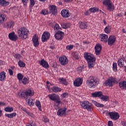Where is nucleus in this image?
<instances>
[{
	"label": "nucleus",
	"mask_w": 126,
	"mask_h": 126,
	"mask_svg": "<svg viewBox=\"0 0 126 126\" xmlns=\"http://www.w3.org/2000/svg\"><path fill=\"white\" fill-rule=\"evenodd\" d=\"M66 110V108L59 109L57 112V115L60 117L65 116Z\"/></svg>",
	"instance_id": "18"
},
{
	"label": "nucleus",
	"mask_w": 126,
	"mask_h": 126,
	"mask_svg": "<svg viewBox=\"0 0 126 126\" xmlns=\"http://www.w3.org/2000/svg\"><path fill=\"white\" fill-rule=\"evenodd\" d=\"M122 32H123V33H125V34L126 33V31L125 29H123Z\"/></svg>",
	"instance_id": "62"
},
{
	"label": "nucleus",
	"mask_w": 126,
	"mask_h": 126,
	"mask_svg": "<svg viewBox=\"0 0 126 126\" xmlns=\"http://www.w3.org/2000/svg\"><path fill=\"white\" fill-rule=\"evenodd\" d=\"M48 9H49L50 14L55 15L58 13V8L57 6L54 4L50 5L48 6Z\"/></svg>",
	"instance_id": "10"
},
{
	"label": "nucleus",
	"mask_w": 126,
	"mask_h": 126,
	"mask_svg": "<svg viewBox=\"0 0 126 126\" xmlns=\"http://www.w3.org/2000/svg\"><path fill=\"white\" fill-rule=\"evenodd\" d=\"M119 86L122 90H126V81H124L123 82H120L119 84Z\"/></svg>",
	"instance_id": "25"
},
{
	"label": "nucleus",
	"mask_w": 126,
	"mask_h": 126,
	"mask_svg": "<svg viewBox=\"0 0 126 126\" xmlns=\"http://www.w3.org/2000/svg\"><path fill=\"white\" fill-rule=\"evenodd\" d=\"M116 83V79L113 77H110L104 83L106 86H109L112 87Z\"/></svg>",
	"instance_id": "9"
},
{
	"label": "nucleus",
	"mask_w": 126,
	"mask_h": 126,
	"mask_svg": "<svg viewBox=\"0 0 126 126\" xmlns=\"http://www.w3.org/2000/svg\"><path fill=\"white\" fill-rule=\"evenodd\" d=\"M34 94L33 91L31 89H27L26 91H22L18 93V96L22 99H25L26 101L29 98V96H32Z\"/></svg>",
	"instance_id": "3"
},
{
	"label": "nucleus",
	"mask_w": 126,
	"mask_h": 126,
	"mask_svg": "<svg viewBox=\"0 0 126 126\" xmlns=\"http://www.w3.org/2000/svg\"><path fill=\"white\" fill-rule=\"evenodd\" d=\"M78 26L81 30H85L87 29L88 24L87 23V22H82L80 21L78 23Z\"/></svg>",
	"instance_id": "19"
},
{
	"label": "nucleus",
	"mask_w": 126,
	"mask_h": 126,
	"mask_svg": "<svg viewBox=\"0 0 126 126\" xmlns=\"http://www.w3.org/2000/svg\"><path fill=\"white\" fill-rule=\"evenodd\" d=\"M32 100V98L31 97H28V102L27 104L30 106H33L34 105V103L32 101H31Z\"/></svg>",
	"instance_id": "41"
},
{
	"label": "nucleus",
	"mask_w": 126,
	"mask_h": 126,
	"mask_svg": "<svg viewBox=\"0 0 126 126\" xmlns=\"http://www.w3.org/2000/svg\"><path fill=\"white\" fill-rule=\"evenodd\" d=\"M98 8L96 7H94L90 8L89 9V11H90L92 13H95L96 12H98Z\"/></svg>",
	"instance_id": "36"
},
{
	"label": "nucleus",
	"mask_w": 126,
	"mask_h": 126,
	"mask_svg": "<svg viewBox=\"0 0 126 126\" xmlns=\"http://www.w3.org/2000/svg\"><path fill=\"white\" fill-rule=\"evenodd\" d=\"M94 104L97 107L103 108L104 105L102 104H100L95 101L93 102Z\"/></svg>",
	"instance_id": "37"
},
{
	"label": "nucleus",
	"mask_w": 126,
	"mask_h": 126,
	"mask_svg": "<svg viewBox=\"0 0 126 126\" xmlns=\"http://www.w3.org/2000/svg\"><path fill=\"white\" fill-rule=\"evenodd\" d=\"M108 126H113V123L112 121H109L108 123Z\"/></svg>",
	"instance_id": "56"
},
{
	"label": "nucleus",
	"mask_w": 126,
	"mask_h": 126,
	"mask_svg": "<svg viewBox=\"0 0 126 126\" xmlns=\"http://www.w3.org/2000/svg\"><path fill=\"white\" fill-rule=\"evenodd\" d=\"M92 95L93 97H99L103 101H107L109 99V97L108 96L103 95L102 92H95L93 93Z\"/></svg>",
	"instance_id": "5"
},
{
	"label": "nucleus",
	"mask_w": 126,
	"mask_h": 126,
	"mask_svg": "<svg viewBox=\"0 0 126 126\" xmlns=\"http://www.w3.org/2000/svg\"><path fill=\"white\" fill-rule=\"evenodd\" d=\"M124 62H125V61L124 60V59H123V58H121L120 59H119V60L117 62L118 66L121 68L124 67V66H125Z\"/></svg>",
	"instance_id": "26"
},
{
	"label": "nucleus",
	"mask_w": 126,
	"mask_h": 126,
	"mask_svg": "<svg viewBox=\"0 0 126 126\" xmlns=\"http://www.w3.org/2000/svg\"><path fill=\"white\" fill-rule=\"evenodd\" d=\"M63 98H66V97H67L68 96V94L67 93H64L63 94Z\"/></svg>",
	"instance_id": "54"
},
{
	"label": "nucleus",
	"mask_w": 126,
	"mask_h": 126,
	"mask_svg": "<svg viewBox=\"0 0 126 126\" xmlns=\"http://www.w3.org/2000/svg\"><path fill=\"white\" fill-rule=\"evenodd\" d=\"M14 57L15 59L19 60V61H20L21 59L23 58L22 56H21V54H19V53H17L16 54H15V55H14Z\"/></svg>",
	"instance_id": "42"
},
{
	"label": "nucleus",
	"mask_w": 126,
	"mask_h": 126,
	"mask_svg": "<svg viewBox=\"0 0 126 126\" xmlns=\"http://www.w3.org/2000/svg\"><path fill=\"white\" fill-rule=\"evenodd\" d=\"M50 37V33L49 32H44L41 37V41L42 42H47L49 40Z\"/></svg>",
	"instance_id": "11"
},
{
	"label": "nucleus",
	"mask_w": 126,
	"mask_h": 126,
	"mask_svg": "<svg viewBox=\"0 0 126 126\" xmlns=\"http://www.w3.org/2000/svg\"><path fill=\"white\" fill-rule=\"evenodd\" d=\"M5 74H6V73L4 71H3L0 73V81H4V80H5L6 79L5 77H6Z\"/></svg>",
	"instance_id": "34"
},
{
	"label": "nucleus",
	"mask_w": 126,
	"mask_h": 126,
	"mask_svg": "<svg viewBox=\"0 0 126 126\" xmlns=\"http://www.w3.org/2000/svg\"><path fill=\"white\" fill-rule=\"evenodd\" d=\"M32 41L33 44V46L37 48L39 44V42L38 41V36H36V34H34L33 36H32Z\"/></svg>",
	"instance_id": "20"
},
{
	"label": "nucleus",
	"mask_w": 126,
	"mask_h": 126,
	"mask_svg": "<svg viewBox=\"0 0 126 126\" xmlns=\"http://www.w3.org/2000/svg\"><path fill=\"white\" fill-rule=\"evenodd\" d=\"M81 106L84 108L87 109L88 111L91 112L92 111V104L88 101H80Z\"/></svg>",
	"instance_id": "8"
},
{
	"label": "nucleus",
	"mask_w": 126,
	"mask_h": 126,
	"mask_svg": "<svg viewBox=\"0 0 126 126\" xmlns=\"http://www.w3.org/2000/svg\"><path fill=\"white\" fill-rule=\"evenodd\" d=\"M59 62L62 65L64 66L68 63V59L65 55H63L59 58Z\"/></svg>",
	"instance_id": "12"
},
{
	"label": "nucleus",
	"mask_w": 126,
	"mask_h": 126,
	"mask_svg": "<svg viewBox=\"0 0 126 126\" xmlns=\"http://www.w3.org/2000/svg\"><path fill=\"white\" fill-rule=\"evenodd\" d=\"M85 15L86 16H89L90 15V13L89 11H87L86 12H85Z\"/></svg>",
	"instance_id": "58"
},
{
	"label": "nucleus",
	"mask_w": 126,
	"mask_h": 126,
	"mask_svg": "<svg viewBox=\"0 0 126 126\" xmlns=\"http://www.w3.org/2000/svg\"><path fill=\"white\" fill-rule=\"evenodd\" d=\"M75 45L76 47L77 48L79 47V43H75Z\"/></svg>",
	"instance_id": "64"
},
{
	"label": "nucleus",
	"mask_w": 126,
	"mask_h": 126,
	"mask_svg": "<svg viewBox=\"0 0 126 126\" xmlns=\"http://www.w3.org/2000/svg\"><path fill=\"white\" fill-rule=\"evenodd\" d=\"M23 75L22 74H21V73H19L17 75V78L19 80V81H21L23 79Z\"/></svg>",
	"instance_id": "50"
},
{
	"label": "nucleus",
	"mask_w": 126,
	"mask_h": 126,
	"mask_svg": "<svg viewBox=\"0 0 126 126\" xmlns=\"http://www.w3.org/2000/svg\"><path fill=\"white\" fill-rule=\"evenodd\" d=\"M29 2V0H22V3L24 6H26Z\"/></svg>",
	"instance_id": "51"
},
{
	"label": "nucleus",
	"mask_w": 126,
	"mask_h": 126,
	"mask_svg": "<svg viewBox=\"0 0 126 126\" xmlns=\"http://www.w3.org/2000/svg\"><path fill=\"white\" fill-rule=\"evenodd\" d=\"M61 15L64 18H69L70 16V13L68 9H63L61 11Z\"/></svg>",
	"instance_id": "16"
},
{
	"label": "nucleus",
	"mask_w": 126,
	"mask_h": 126,
	"mask_svg": "<svg viewBox=\"0 0 126 126\" xmlns=\"http://www.w3.org/2000/svg\"><path fill=\"white\" fill-rule=\"evenodd\" d=\"M34 4H35L34 0H30V5L29 8H30L31 12L32 11V8L34 5Z\"/></svg>",
	"instance_id": "39"
},
{
	"label": "nucleus",
	"mask_w": 126,
	"mask_h": 126,
	"mask_svg": "<svg viewBox=\"0 0 126 126\" xmlns=\"http://www.w3.org/2000/svg\"><path fill=\"white\" fill-rule=\"evenodd\" d=\"M39 63L40 65L45 69H48L50 67L48 62L45 61L44 59H42L41 61L39 62Z\"/></svg>",
	"instance_id": "22"
},
{
	"label": "nucleus",
	"mask_w": 126,
	"mask_h": 126,
	"mask_svg": "<svg viewBox=\"0 0 126 126\" xmlns=\"http://www.w3.org/2000/svg\"><path fill=\"white\" fill-rule=\"evenodd\" d=\"M59 81L65 86H67L68 84V82H66V79L63 78L59 79Z\"/></svg>",
	"instance_id": "33"
},
{
	"label": "nucleus",
	"mask_w": 126,
	"mask_h": 126,
	"mask_svg": "<svg viewBox=\"0 0 126 126\" xmlns=\"http://www.w3.org/2000/svg\"><path fill=\"white\" fill-rule=\"evenodd\" d=\"M113 70L114 71L116 72L118 69H117V63H113Z\"/></svg>",
	"instance_id": "47"
},
{
	"label": "nucleus",
	"mask_w": 126,
	"mask_h": 126,
	"mask_svg": "<svg viewBox=\"0 0 126 126\" xmlns=\"http://www.w3.org/2000/svg\"><path fill=\"white\" fill-rule=\"evenodd\" d=\"M64 36V32H61V31H58L54 35L55 39L59 41L63 40Z\"/></svg>",
	"instance_id": "13"
},
{
	"label": "nucleus",
	"mask_w": 126,
	"mask_h": 126,
	"mask_svg": "<svg viewBox=\"0 0 126 126\" xmlns=\"http://www.w3.org/2000/svg\"><path fill=\"white\" fill-rule=\"evenodd\" d=\"M102 50L101 44H96L94 47L95 53L96 56H99Z\"/></svg>",
	"instance_id": "21"
},
{
	"label": "nucleus",
	"mask_w": 126,
	"mask_h": 126,
	"mask_svg": "<svg viewBox=\"0 0 126 126\" xmlns=\"http://www.w3.org/2000/svg\"><path fill=\"white\" fill-rule=\"evenodd\" d=\"M29 78L24 77V78H23L22 83L24 85H26L29 83Z\"/></svg>",
	"instance_id": "40"
},
{
	"label": "nucleus",
	"mask_w": 126,
	"mask_h": 126,
	"mask_svg": "<svg viewBox=\"0 0 126 126\" xmlns=\"http://www.w3.org/2000/svg\"><path fill=\"white\" fill-rule=\"evenodd\" d=\"M16 113H13L12 114H5V116L8 117V118H12L16 116Z\"/></svg>",
	"instance_id": "35"
},
{
	"label": "nucleus",
	"mask_w": 126,
	"mask_h": 126,
	"mask_svg": "<svg viewBox=\"0 0 126 126\" xmlns=\"http://www.w3.org/2000/svg\"><path fill=\"white\" fill-rule=\"evenodd\" d=\"M116 40V37L115 35H110L107 40L108 44L109 46H112L115 42Z\"/></svg>",
	"instance_id": "15"
},
{
	"label": "nucleus",
	"mask_w": 126,
	"mask_h": 126,
	"mask_svg": "<svg viewBox=\"0 0 126 126\" xmlns=\"http://www.w3.org/2000/svg\"><path fill=\"white\" fill-rule=\"evenodd\" d=\"M73 47L74 45H73L72 44L70 45H67V46H66V49L67 50H71L73 49Z\"/></svg>",
	"instance_id": "49"
},
{
	"label": "nucleus",
	"mask_w": 126,
	"mask_h": 126,
	"mask_svg": "<svg viewBox=\"0 0 126 126\" xmlns=\"http://www.w3.org/2000/svg\"><path fill=\"white\" fill-rule=\"evenodd\" d=\"M0 18H1V20H0L1 23H3L6 22V19H7L6 15H5L4 14H1Z\"/></svg>",
	"instance_id": "31"
},
{
	"label": "nucleus",
	"mask_w": 126,
	"mask_h": 126,
	"mask_svg": "<svg viewBox=\"0 0 126 126\" xmlns=\"http://www.w3.org/2000/svg\"><path fill=\"white\" fill-rule=\"evenodd\" d=\"M52 90L53 92L55 93H60L62 90L61 88H59V87H57V86L53 87Z\"/></svg>",
	"instance_id": "27"
},
{
	"label": "nucleus",
	"mask_w": 126,
	"mask_h": 126,
	"mask_svg": "<svg viewBox=\"0 0 126 126\" xmlns=\"http://www.w3.org/2000/svg\"><path fill=\"white\" fill-rule=\"evenodd\" d=\"M18 65L20 67H25L26 64L21 60L19 61Z\"/></svg>",
	"instance_id": "46"
},
{
	"label": "nucleus",
	"mask_w": 126,
	"mask_h": 126,
	"mask_svg": "<svg viewBox=\"0 0 126 126\" xmlns=\"http://www.w3.org/2000/svg\"><path fill=\"white\" fill-rule=\"evenodd\" d=\"M71 25L70 23H63V24H62L61 27L63 29H67L70 27Z\"/></svg>",
	"instance_id": "28"
},
{
	"label": "nucleus",
	"mask_w": 126,
	"mask_h": 126,
	"mask_svg": "<svg viewBox=\"0 0 126 126\" xmlns=\"http://www.w3.org/2000/svg\"><path fill=\"white\" fill-rule=\"evenodd\" d=\"M8 72H9V75L10 76L13 75V71H12V70H11V69H8Z\"/></svg>",
	"instance_id": "55"
},
{
	"label": "nucleus",
	"mask_w": 126,
	"mask_h": 126,
	"mask_svg": "<svg viewBox=\"0 0 126 126\" xmlns=\"http://www.w3.org/2000/svg\"><path fill=\"white\" fill-rule=\"evenodd\" d=\"M42 121L45 123H49V119L47 118L46 116H44L43 117V118H42Z\"/></svg>",
	"instance_id": "48"
},
{
	"label": "nucleus",
	"mask_w": 126,
	"mask_h": 126,
	"mask_svg": "<svg viewBox=\"0 0 126 126\" xmlns=\"http://www.w3.org/2000/svg\"><path fill=\"white\" fill-rule=\"evenodd\" d=\"M59 29H60V26L58 25V24H56L54 27L55 31H58Z\"/></svg>",
	"instance_id": "52"
},
{
	"label": "nucleus",
	"mask_w": 126,
	"mask_h": 126,
	"mask_svg": "<svg viewBox=\"0 0 126 126\" xmlns=\"http://www.w3.org/2000/svg\"><path fill=\"white\" fill-rule=\"evenodd\" d=\"M100 80L97 77L90 76L87 78L86 83L90 88H95L99 84Z\"/></svg>",
	"instance_id": "2"
},
{
	"label": "nucleus",
	"mask_w": 126,
	"mask_h": 126,
	"mask_svg": "<svg viewBox=\"0 0 126 126\" xmlns=\"http://www.w3.org/2000/svg\"><path fill=\"white\" fill-rule=\"evenodd\" d=\"M104 31L106 34L110 33L112 31V29H111V26H109V25L107 26V27H106V28H105Z\"/></svg>",
	"instance_id": "29"
},
{
	"label": "nucleus",
	"mask_w": 126,
	"mask_h": 126,
	"mask_svg": "<svg viewBox=\"0 0 126 126\" xmlns=\"http://www.w3.org/2000/svg\"><path fill=\"white\" fill-rule=\"evenodd\" d=\"M4 111L6 112H11L13 111V108L11 107H7L4 109Z\"/></svg>",
	"instance_id": "43"
},
{
	"label": "nucleus",
	"mask_w": 126,
	"mask_h": 126,
	"mask_svg": "<svg viewBox=\"0 0 126 126\" xmlns=\"http://www.w3.org/2000/svg\"><path fill=\"white\" fill-rule=\"evenodd\" d=\"M21 110H22V111H24L25 112H26V111H27V110H26L25 108H23V107H22V108H21Z\"/></svg>",
	"instance_id": "61"
},
{
	"label": "nucleus",
	"mask_w": 126,
	"mask_h": 126,
	"mask_svg": "<svg viewBox=\"0 0 126 126\" xmlns=\"http://www.w3.org/2000/svg\"><path fill=\"white\" fill-rule=\"evenodd\" d=\"M29 116H32V114L30 112H29V111H28L27 110L26 111V112H25Z\"/></svg>",
	"instance_id": "60"
},
{
	"label": "nucleus",
	"mask_w": 126,
	"mask_h": 126,
	"mask_svg": "<svg viewBox=\"0 0 126 126\" xmlns=\"http://www.w3.org/2000/svg\"><path fill=\"white\" fill-rule=\"evenodd\" d=\"M0 5L2 6H7L9 5V1L5 0H0Z\"/></svg>",
	"instance_id": "32"
},
{
	"label": "nucleus",
	"mask_w": 126,
	"mask_h": 126,
	"mask_svg": "<svg viewBox=\"0 0 126 126\" xmlns=\"http://www.w3.org/2000/svg\"><path fill=\"white\" fill-rule=\"evenodd\" d=\"M108 115L110 118L114 121H116L120 118L119 113L116 112H110L108 113Z\"/></svg>",
	"instance_id": "14"
},
{
	"label": "nucleus",
	"mask_w": 126,
	"mask_h": 126,
	"mask_svg": "<svg viewBox=\"0 0 126 126\" xmlns=\"http://www.w3.org/2000/svg\"><path fill=\"white\" fill-rule=\"evenodd\" d=\"M103 23H104V24L105 25H107V23H106V21H105V19H103Z\"/></svg>",
	"instance_id": "63"
},
{
	"label": "nucleus",
	"mask_w": 126,
	"mask_h": 126,
	"mask_svg": "<svg viewBox=\"0 0 126 126\" xmlns=\"http://www.w3.org/2000/svg\"><path fill=\"white\" fill-rule=\"evenodd\" d=\"M64 2L66 3H69V2H72L73 0H63Z\"/></svg>",
	"instance_id": "57"
},
{
	"label": "nucleus",
	"mask_w": 126,
	"mask_h": 126,
	"mask_svg": "<svg viewBox=\"0 0 126 126\" xmlns=\"http://www.w3.org/2000/svg\"><path fill=\"white\" fill-rule=\"evenodd\" d=\"M35 105L38 107L39 110L42 111L41 103L39 100H36L35 102Z\"/></svg>",
	"instance_id": "38"
},
{
	"label": "nucleus",
	"mask_w": 126,
	"mask_h": 126,
	"mask_svg": "<svg viewBox=\"0 0 126 126\" xmlns=\"http://www.w3.org/2000/svg\"><path fill=\"white\" fill-rule=\"evenodd\" d=\"M100 41L102 42H104L107 43L108 40V35L107 34H105V33H101L100 34Z\"/></svg>",
	"instance_id": "23"
},
{
	"label": "nucleus",
	"mask_w": 126,
	"mask_h": 126,
	"mask_svg": "<svg viewBox=\"0 0 126 126\" xmlns=\"http://www.w3.org/2000/svg\"><path fill=\"white\" fill-rule=\"evenodd\" d=\"M121 124H122V126H126V121H122L121 122Z\"/></svg>",
	"instance_id": "59"
},
{
	"label": "nucleus",
	"mask_w": 126,
	"mask_h": 126,
	"mask_svg": "<svg viewBox=\"0 0 126 126\" xmlns=\"http://www.w3.org/2000/svg\"><path fill=\"white\" fill-rule=\"evenodd\" d=\"M102 3L104 5L107 6V9L110 11H114L115 10L114 4L112 3L111 0H103Z\"/></svg>",
	"instance_id": "7"
},
{
	"label": "nucleus",
	"mask_w": 126,
	"mask_h": 126,
	"mask_svg": "<svg viewBox=\"0 0 126 126\" xmlns=\"http://www.w3.org/2000/svg\"><path fill=\"white\" fill-rule=\"evenodd\" d=\"M82 83H83V79L78 78L74 82V85L75 87H80L82 85Z\"/></svg>",
	"instance_id": "24"
},
{
	"label": "nucleus",
	"mask_w": 126,
	"mask_h": 126,
	"mask_svg": "<svg viewBox=\"0 0 126 126\" xmlns=\"http://www.w3.org/2000/svg\"><path fill=\"white\" fill-rule=\"evenodd\" d=\"M84 57L88 62L89 68L91 69L94 67L96 61L95 57H94V55L92 54V53H89V52H85L84 53Z\"/></svg>",
	"instance_id": "1"
},
{
	"label": "nucleus",
	"mask_w": 126,
	"mask_h": 126,
	"mask_svg": "<svg viewBox=\"0 0 126 126\" xmlns=\"http://www.w3.org/2000/svg\"><path fill=\"white\" fill-rule=\"evenodd\" d=\"M83 69H84L83 66L79 67L78 68V71L81 72L82 71V70H83Z\"/></svg>",
	"instance_id": "53"
},
{
	"label": "nucleus",
	"mask_w": 126,
	"mask_h": 126,
	"mask_svg": "<svg viewBox=\"0 0 126 126\" xmlns=\"http://www.w3.org/2000/svg\"><path fill=\"white\" fill-rule=\"evenodd\" d=\"M14 27V22H11L10 24H7V28L11 29Z\"/></svg>",
	"instance_id": "45"
},
{
	"label": "nucleus",
	"mask_w": 126,
	"mask_h": 126,
	"mask_svg": "<svg viewBox=\"0 0 126 126\" xmlns=\"http://www.w3.org/2000/svg\"><path fill=\"white\" fill-rule=\"evenodd\" d=\"M73 57L76 60H78L80 57L79 55L78 52H77V51H74V52H72V53Z\"/></svg>",
	"instance_id": "30"
},
{
	"label": "nucleus",
	"mask_w": 126,
	"mask_h": 126,
	"mask_svg": "<svg viewBox=\"0 0 126 126\" xmlns=\"http://www.w3.org/2000/svg\"><path fill=\"white\" fill-rule=\"evenodd\" d=\"M8 37L10 40L13 41H16L18 39V36L15 34L14 32L9 33Z\"/></svg>",
	"instance_id": "17"
},
{
	"label": "nucleus",
	"mask_w": 126,
	"mask_h": 126,
	"mask_svg": "<svg viewBox=\"0 0 126 126\" xmlns=\"http://www.w3.org/2000/svg\"><path fill=\"white\" fill-rule=\"evenodd\" d=\"M48 97L52 101H54L57 104V106H59V105L61 103V99L59 95L55 94H49Z\"/></svg>",
	"instance_id": "6"
},
{
	"label": "nucleus",
	"mask_w": 126,
	"mask_h": 126,
	"mask_svg": "<svg viewBox=\"0 0 126 126\" xmlns=\"http://www.w3.org/2000/svg\"><path fill=\"white\" fill-rule=\"evenodd\" d=\"M40 14L43 15H46L48 14V10L46 9H42Z\"/></svg>",
	"instance_id": "44"
},
{
	"label": "nucleus",
	"mask_w": 126,
	"mask_h": 126,
	"mask_svg": "<svg viewBox=\"0 0 126 126\" xmlns=\"http://www.w3.org/2000/svg\"><path fill=\"white\" fill-rule=\"evenodd\" d=\"M17 33L19 37H21L23 40H26L29 37V31L25 27H22L19 29Z\"/></svg>",
	"instance_id": "4"
}]
</instances>
